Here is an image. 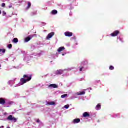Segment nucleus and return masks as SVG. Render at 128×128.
<instances>
[{
	"label": "nucleus",
	"mask_w": 128,
	"mask_h": 128,
	"mask_svg": "<svg viewBox=\"0 0 128 128\" xmlns=\"http://www.w3.org/2000/svg\"><path fill=\"white\" fill-rule=\"evenodd\" d=\"M32 78V75L24 74L23 76V78L20 79L21 86H24V84L30 82Z\"/></svg>",
	"instance_id": "nucleus-1"
},
{
	"label": "nucleus",
	"mask_w": 128,
	"mask_h": 128,
	"mask_svg": "<svg viewBox=\"0 0 128 128\" xmlns=\"http://www.w3.org/2000/svg\"><path fill=\"white\" fill-rule=\"evenodd\" d=\"M7 120H11V122H16L18 120V119L12 115H10L9 116H8Z\"/></svg>",
	"instance_id": "nucleus-2"
},
{
	"label": "nucleus",
	"mask_w": 128,
	"mask_h": 128,
	"mask_svg": "<svg viewBox=\"0 0 128 128\" xmlns=\"http://www.w3.org/2000/svg\"><path fill=\"white\" fill-rule=\"evenodd\" d=\"M120 32L118 30L114 31L113 33L110 34L111 36L114 37V36H118V34H120Z\"/></svg>",
	"instance_id": "nucleus-3"
},
{
	"label": "nucleus",
	"mask_w": 128,
	"mask_h": 128,
	"mask_svg": "<svg viewBox=\"0 0 128 128\" xmlns=\"http://www.w3.org/2000/svg\"><path fill=\"white\" fill-rule=\"evenodd\" d=\"M54 36V32H52L49 34H48V36L46 37L47 40H50V39L52 38Z\"/></svg>",
	"instance_id": "nucleus-4"
},
{
	"label": "nucleus",
	"mask_w": 128,
	"mask_h": 128,
	"mask_svg": "<svg viewBox=\"0 0 128 128\" xmlns=\"http://www.w3.org/2000/svg\"><path fill=\"white\" fill-rule=\"evenodd\" d=\"M6 100L3 98H0V104L4 106V104H6Z\"/></svg>",
	"instance_id": "nucleus-5"
},
{
	"label": "nucleus",
	"mask_w": 128,
	"mask_h": 128,
	"mask_svg": "<svg viewBox=\"0 0 128 128\" xmlns=\"http://www.w3.org/2000/svg\"><path fill=\"white\" fill-rule=\"evenodd\" d=\"M72 34H73L72 32H66L64 33V35L66 36H68V38L72 37Z\"/></svg>",
	"instance_id": "nucleus-6"
},
{
	"label": "nucleus",
	"mask_w": 128,
	"mask_h": 128,
	"mask_svg": "<svg viewBox=\"0 0 128 128\" xmlns=\"http://www.w3.org/2000/svg\"><path fill=\"white\" fill-rule=\"evenodd\" d=\"M48 88H58V86L56 84H51L48 86Z\"/></svg>",
	"instance_id": "nucleus-7"
},
{
	"label": "nucleus",
	"mask_w": 128,
	"mask_h": 128,
	"mask_svg": "<svg viewBox=\"0 0 128 128\" xmlns=\"http://www.w3.org/2000/svg\"><path fill=\"white\" fill-rule=\"evenodd\" d=\"M83 116L84 118H90V114H88V112H86L83 114Z\"/></svg>",
	"instance_id": "nucleus-8"
},
{
	"label": "nucleus",
	"mask_w": 128,
	"mask_h": 128,
	"mask_svg": "<svg viewBox=\"0 0 128 128\" xmlns=\"http://www.w3.org/2000/svg\"><path fill=\"white\" fill-rule=\"evenodd\" d=\"M74 124H80V119L76 118L74 120Z\"/></svg>",
	"instance_id": "nucleus-9"
},
{
	"label": "nucleus",
	"mask_w": 128,
	"mask_h": 128,
	"mask_svg": "<svg viewBox=\"0 0 128 128\" xmlns=\"http://www.w3.org/2000/svg\"><path fill=\"white\" fill-rule=\"evenodd\" d=\"M64 71L62 70H58L56 72V74L57 76L58 75H61L62 74H63Z\"/></svg>",
	"instance_id": "nucleus-10"
},
{
	"label": "nucleus",
	"mask_w": 128,
	"mask_h": 128,
	"mask_svg": "<svg viewBox=\"0 0 128 128\" xmlns=\"http://www.w3.org/2000/svg\"><path fill=\"white\" fill-rule=\"evenodd\" d=\"M66 50V48H64V47H60L58 50V52H63V50Z\"/></svg>",
	"instance_id": "nucleus-11"
},
{
	"label": "nucleus",
	"mask_w": 128,
	"mask_h": 128,
	"mask_svg": "<svg viewBox=\"0 0 128 128\" xmlns=\"http://www.w3.org/2000/svg\"><path fill=\"white\" fill-rule=\"evenodd\" d=\"M28 6L26 8V10H30L32 7V3L30 2H28Z\"/></svg>",
	"instance_id": "nucleus-12"
},
{
	"label": "nucleus",
	"mask_w": 128,
	"mask_h": 128,
	"mask_svg": "<svg viewBox=\"0 0 128 128\" xmlns=\"http://www.w3.org/2000/svg\"><path fill=\"white\" fill-rule=\"evenodd\" d=\"M47 106H56V102H48L47 104Z\"/></svg>",
	"instance_id": "nucleus-13"
},
{
	"label": "nucleus",
	"mask_w": 128,
	"mask_h": 128,
	"mask_svg": "<svg viewBox=\"0 0 128 128\" xmlns=\"http://www.w3.org/2000/svg\"><path fill=\"white\" fill-rule=\"evenodd\" d=\"M84 94H86V92H78V96H84Z\"/></svg>",
	"instance_id": "nucleus-14"
},
{
	"label": "nucleus",
	"mask_w": 128,
	"mask_h": 128,
	"mask_svg": "<svg viewBox=\"0 0 128 128\" xmlns=\"http://www.w3.org/2000/svg\"><path fill=\"white\" fill-rule=\"evenodd\" d=\"M58 14V10H53L52 12V14L53 15V16H54L56 14Z\"/></svg>",
	"instance_id": "nucleus-15"
},
{
	"label": "nucleus",
	"mask_w": 128,
	"mask_h": 128,
	"mask_svg": "<svg viewBox=\"0 0 128 128\" xmlns=\"http://www.w3.org/2000/svg\"><path fill=\"white\" fill-rule=\"evenodd\" d=\"M12 42L18 44V38H14L12 40Z\"/></svg>",
	"instance_id": "nucleus-16"
},
{
	"label": "nucleus",
	"mask_w": 128,
	"mask_h": 128,
	"mask_svg": "<svg viewBox=\"0 0 128 128\" xmlns=\"http://www.w3.org/2000/svg\"><path fill=\"white\" fill-rule=\"evenodd\" d=\"M32 40V38H30V36L27 37L26 39H25V42H30V40Z\"/></svg>",
	"instance_id": "nucleus-17"
},
{
	"label": "nucleus",
	"mask_w": 128,
	"mask_h": 128,
	"mask_svg": "<svg viewBox=\"0 0 128 128\" xmlns=\"http://www.w3.org/2000/svg\"><path fill=\"white\" fill-rule=\"evenodd\" d=\"M101 108H102V105H100V104H98L96 106V108L97 110H100Z\"/></svg>",
	"instance_id": "nucleus-18"
},
{
	"label": "nucleus",
	"mask_w": 128,
	"mask_h": 128,
	"mask_svg": "<svg viewBox=\"0 0 128 128\" xmlns=\"http://www.w3.org/2000/svg\"><path fill=\"white\" fill-rule=\"evenodd\" d=\"M6 49H0V52H2V54H6Z\"/></svg>",
	"instance_id": "nucleus-19"
},
{
	"label": "nucleus",
	"mask_w": 128,
	"mask_h": 128,
	"mask_svg": "<svg viewBox=\"0 0 128 128\" xmlns=\"http://www.w3.org/2000/svg\"><path fill=\"white\" fill-rule=\"evenodd\" d=\"M82 64L83 66H86V64H88V62H83Z\"/></svg>",
	"instance_id": "nucleus-20"
},
{
	"label": "nucleus",
	"mask_w": 128,
	"mask_h": 128,
	"mask_svg": "<svg viewBox=\"0 0 128 128\" xmlns=\"http://www.w3.org/2000/svg\"><path fill=\"white\" fill-rule=\"evenodd\" d=\"M66 96H68V94H64V95H62L61 98H66Z\"/></svg>",
	"instance_id": "nucleus-21"
},
{
	"label": "nucleus",
	"mask_w": 128,
	"mask_h": 128,
	"mask_svg": "<svg viewBox=\"0 0 128 128\" xmlns=\"http://www.w3.org/2000/svg\"><path fill=\"white\" fill-rule=\"evenodd\" d=\"M110 70H114V67L113 66H110Z\"/></svg>",
	"instance_id": "nucleus-22"
},
{
	"label": "nucleus",
	"mask_w": 128,
	"mask_h": 128,
	"mask_svg": "<svg viewBox=\"0 0 128 128\" xmlns=\"http://www.w3.org/2000/svg\"><path fill=\"white\" fill-rule=\"evenodd\" d=\"M8 48L10 49L12 48V44H10L8 45Z\"/></svg>",
	"instance_id": "nucleus-23"
},
{
	"label": "nucleus",
	"mask_w": 128,
	"mask_h": 128,
	"mask_svg": "<svg viewBox=\"0 0 128 128\" xmlns=\"http://www.w3.org/2000/svg\"><path fill=\"white\" fill-rule=\"evenodd\" d=\"M80 72H82L84 68V67L79 68Z\"/></svg>",
	"instance_id": "nucleus-24"
},
{
	"label": "nucleus",
	"mask_w": 128,
	"mask_h": 128,
	"mask_svg": "<svg viewBox=\"0 0 128 128\" xmlns=\"http://www.w3.org/2000/svg\"><path fill=\"white\" fill-rule=\"evenodd\" d=\"M3 14V16H6V12H2Z\"/></svg>",
	"instance_id": "nucleus-25"
},
{
	"label": "nucleus",
	"mask_w": 128,
	"mask_h": 128,
	"mask_svg": "<svg viewBox=\"0 0 128 128\" xmlns=\"http://www.w3.org/2000/svg\"><path fill=\"white\" fill-rule=\"evenodd\" d=\"M2 8H6V4L4 3L2 4Z\"/></svg>",
	"instance_id": "nucleus-26"
},
{
	"label": "nucleus",
	"mask_w": 128,
	"mask_h": 128,
	"mask_svg": "<svg viewBox=\"0 0 128 128\" xmlns=\"http://www.w3.org/2000/svg\"><path fill=\"white\" fill-rule=\"evenodd\" d=\"M64 108H66V110H68V108H70V106L66 105V106H65Z\"/></svg>",
	"instance_id": "nucleus-27"
},
{
	"label": "nucleus",
	"mask_w": 128,
	"mask_h": 128,
	"mask_svg": "<svg viewBox=\"0 0 128 128\" xmlns=\"http://www.w3.org/2000/svg\"><path fill=\"white\" fill-rule=\"evenodd\" d=\"M40 120H37V121H36V122H38V124L40 122Z\"/></svg>",
	"instance_id": "nucleus-28"
},
{
	"label": "nucleus",
	"mask_w": 128,
	"mask_h": 128,
	"mask_svg": "<svg viewBox=\"0 0 128 128\" xmlns=\"http://www.w3.org/2000/svg\"><path fill=\"white\" fill-rule=\"evenodd\" d=\"M12 8V6H9V8Z\"/></svg>",
	"instance_id": "nucleus-29"
},
{
	"label": "nucleus",
	"mask_w": 128,
	"mask_h": 128,
	"mask_svg": "<svg viewBox=\"0 0 128 128\" xmlns=\"http://www.w3.org/2000/svg\"><path fill=\"white\" fill-rule=\"evenodd\" d=\"M2 14V10H0V15Z\"/></svg>",
	"instance_id": "nucleus-30"
},
{
	"label": "nucleus",
	"mask_w": 128,
	"mask_h": 128,
	"mask_svg": "<svg viewBox=\"0 0 128 128\" xmlns=\"http://www.w3.org/2000/svg\"><path fill=\"white\" fill-rule=\"evenodd\" d=\"M0 128H4V126H1Z\"/></svg>",
	"instance_id": "nucleus-31"
},
{
	"label": "nucleus",
	"mask_w": 128,
	"mask_h": 128,
	"mask_svg": "<svg viewBox=\"0 0 128 128\" xmlns=\"http://www.w3.org/2000/svg\"><path fill=\"white\" fill-rule=\"evenodd\" d=\"M62 56H64V54H62Z\"/></svg>",
	"instance_id": "nucleus-32"
}]
</instances>
